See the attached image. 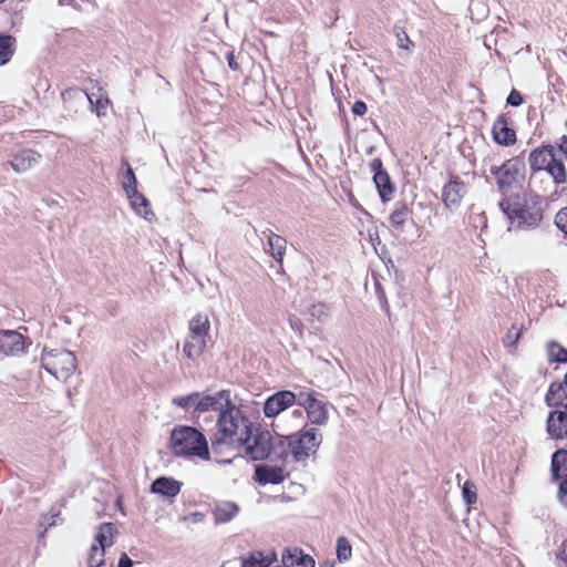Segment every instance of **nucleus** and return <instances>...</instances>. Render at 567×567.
Here are the masks:
<instances>
[{
  "mask_svg": "<svg viewBox=\"0 0 567 567\" xmlns=\"http://www.w3.org/2000/svg\"><path fill=\"white\" fill-rule=\"evenodd\" d=\"M62 99L64 102L74 99V100H80V101L87 100L90 103H92L91 97L84 91H82L80 89L65 90L64 92H62Z\"/></svg>",
  "mask_w": 567,
  "mask_h": 567,
  "instance_id": "obj_40",
  "label": "nucleus"
},
{
  "mask_svg": "<svg viewBox=\"0 0 567 567\" xmlns=\"http://www.w3.org/2000/svg\"><path fill=\"white\" fill-rule=\"evenodd\" d=\"M558 497L561 504L567 507V478L559 484Z\"/></svg>",
  "mask_w": 567,
  "mask_h": 567,
  "instance_id": "obj_45",
  "label": "nucleus"
},
{
  "mask_svg": "<svg viewBox=\"0 0 567 567\" xmlns=\"http://www.w3.org/2000/svg\"><path fill=\"white\" fill-rule=\"evenodd\" d=\"M310 316L321 323L330 319V307L323 302L315 303L309 309Z\"/></svg>",
  "mask_w": 567,
  "mask_h": 567,
  "instance_id": "obj_33",
  "label": "nucleus"
},
{
  "mask_svg": "<svg viewBox=\"0 0 567 567\" xmlns=\"http://www.w3.org/2000/svg\"><path fill=\"white\" fill-rule=\"evenodd\" d=\"M352 556V547L347 537L340 536L337 539V559L340 563L349 560Z\"/></svg>",
  "mask_w": 567,
  "mask_h": 567,
  "instance_id": "obj_32",
  "label": "nucleus"
},
{
  "mask_svg": "<svg viewBox=\"0 0 567 567\" xmlns=\"http://www.w3.org/2000/svg\"><path fill=\"white\" fill-rule=\"evenodd\" d=\"M322 443V433L313 426L305 427L292 435H272L269 431L251 434L246 444V453L254 461L270 460L271 462L301 463L317 454Z\"/></svg>",
  "mask_w": 567,
  "mask_h": 567,
  "instance_id": "obj_1",
  "label": "nucleus"
},
{
  "mask_svg": "<svg viewBox=\"0 0 567 567\" xmlns=\"http://www.w3.org/2000/svg\"><path fill=\"white\" fill-rule=\"evenodd\" d=\"M198 392H194L187 395L175 396L172 399V403L182 409L194 408L196 411V402L198 400Z\"/></svg>",
  "mask_w": 567,
  "mask_h": 567,
  "instance_id": "obj_35",
  "label": "nucleus"
},
{
  "mask_svg": "<svg viewBox=\"0 0 567 567\" xmlns=\"http://www.w3.org/2000/svg\"><path fill=\"white\" fill-rule=\"evenodd\" d=\"M412 209L404 202L395 204L393 212L389 217L390 225L396 230H402L405 221L411 217Z\"/></svg>",
  "mask_w": 567,
  "mask_h": 567,
  "instance_id": "obj_24",
  "label": "nucleus"
},
{
  "mask_svg": "<svg viewBox=\"0 0 567 567\" xmlns=\"http://www.w3.org/2000/svg\"><path fill=\"white\" fill-rule=\"evenodd\" d=\"M28 338L14 330H0V352L7 357L20 355L25 352Z\"/></svg>",
  "mask_w": 567,
  "mask_h": 567,
  "instance_id": "obj_8",
  "label": "nucleus"
},
{
  "mask_svg": "<svg viewBox=\"0 0 567 567\" xmlns=\"http://www.w3.org/2000/svg\"><path fill=\"white\" fill-rule=\"evenodd\" d=\"M127 197L132 208L136 212V214L150 221L154 218L155 215L151 210L150 203L143 194L138 193V190H134L133 193L127 194Z\"/></svg>",
  "mask_w": 567,
  "mask_h": 567,
  "instance_id": "obj_22",
  "label": "nucleus"
},
{
  "mask_svg": "<svg viewBox=\"0 0 567 567\" xmlns=\"http://www.w3.org/2000/svg\"><path fill=\"white\" fill-rule=\"evenodd\" d=\"M117 567H133V560L127 556L126 553H123L120 556Z\"/></svg>",
  "mask_w": 567,
  "mask_h": 567,
  "instance_id": "obj_49",
  "label": "nucleus"
},
{
  "mask_svg": "<svg viewBox=\"0 0 567 567\" xmlns=\"http://www.w3.org/2000/svg\"><path fill=\"white\" fill-rule=\"evenodd\" d=\"M230 403L229 392L228 391H219L214 395H202L199 393L198 400L196 402V412H207V411H219V413L228 406Z\"/></svg>",
  "mask_w": 567,
  "mask_h": 567,
  "instance_id": "obj_13",
  "label": "nucleus"
},
{
  "mask_svg": "<svg viewBox=\"0 0 567 567\" xmlns=\"http://www.w3.org/2000/svg\"><path fill=\"white\" fill-rule=\"evenodd\" d=\"M16 39L9 34H0V66L7 64L13 53Z\"/></svg>",
  "mask_w": 567,
  "mask_h": 567,
  "instance_id": "obj_30",
  "label": "nucleus"
},
{
  "mask_svg": "<svg viewBox=\"0 0 567 567\" xmlns=\"http://www.w3.org/2000/svg\"><path fill=\"white\" fill-rule=\"evenodd\" d=\"M182 483L173 477L161 476L151 485V492L168 499L174 498L181 492Z\"/></svg>",
  "mask_w": 567,
  "mask_h": 567,
  "instance_id": "obj_16",
  "label": "nucleus"
},
{
  "mask_svg": "<svg viewBox=\"0 0 567 567\" xmlns=\"http://www.w3.org/2000/svg\"><path fill=\"white\" fill-rule=\"evenodd\" d=\"M369 166L371 172H373L374 174H377L378 172H386L385 169H383V164L380 158L372 159Z\"/></svg>",
  "mask_w": 567,
  "mask_h": 567,
  "instance_id": "obj_47",
  "label": "nucleus"
},
{
  "mask_svg": "<svg viewBox=\"0 0 567 567\" xmlns=\"http://www.w3.org/2000/svg\"><path fill=\"white\" fill-rule=\"evenodd\" d=\"M58 4L61 7L70 6L76 11L81 10V7L75 2V0H58Z\"/></svg>",
  "mask_w": 567,
  "mask_h": 567,
  "instance_id": "obj_52",
  "label": "nucleus"
},
{
  "mask_svg": "<svg viewBox=\"0 0 567 567\" xmlns=\"http://www.w3.org/2000/svg\"><path fill=\"white\" fill-rule=\"evenodd\" d=\"M226 59H227V62H228V66L234 70V71H237L239 69V64L236 62L235 60V55H234V52L233 51H229L227 54H226Z\"/></svg>",
  "mask_w": 567,
  "mask_h": 567,
  "instance_id": "obj_50",
  "label": "nucleus"
},
{
  "mask_svg": "<svg viewBox=\"0 0 567 567\" xmlns=\"http://www.w3.org/2000/svg\"><path fill=\"white\" fill-rule=\"evenodd\" d=\"M280 463L279 465L257 466L255 471L257 481L262 485L282 483L287 476L286 466L289 463Z\"/></svg>",
  "mask_w": 567,
  "mask_h": 567,
  "instance_id": "obj_14",
  "label": "nucleus"
},
{
  "mask_svg": "<svg viewBox=\"0 0 567 567\" xmlns=\"http://www.w3.org/2000/svg\"><path fill=\"white\" fill-rule=\"evenodd\" d=\"M209 327L208 317L199 313L189 321V336L207 339Z\"/></svg>",
  "mask_w": 567,
  "mask_h": 567,
  "instance_id": "obj_28",
  "label": "nucleus"
},
{
  "mask_svg": "<svg viewBox=\"0 0 567 567\" xmlns=\"http://www.w3.org/2000/svg\"><path fill=\"white\" fill-rule=\"evenodd\" d=\"M548 354L551 360L557 362H567V349L563 348L556 342H551L548 346Z\"/></svg>",
  "mask_w": 567,
  "mask_h": 567,
  "instance_id": "obj_38",
  "label": "nucleus"
},
{
  "mask_svg": "<svg viewBox=\"0 0 567 567\" xmlns=\"http://www.w3.org/2000/svg\"><path fill=\"white\" fill-rule=\"evenodd\" d=\"M296 400L297 395L292 391H279L266 400L264 405V413L267 417H275L280 412L291 406Z\"/></svg>",
  "mask_w": 567,
  "mask_h": 567,
  "instance_id": "obj_10",
  "label": "nucleus"
},
{
  "mask_svg": "<svg viewBox=\"0 0 567 567\" xmlns=\"http://www.w3.org/2000/svg\"><path fill=\"white\" fill-rule=\"evenodd\" d=\"M543 198L530 186L522 194H513L499 202L512 227L528 229L543 219Z\"/></svg>",
  "mask_w": 567,
  "mask_h": 567,
  "instance_id": "obj_2",
  "label": "nucleus"
},
{
  "mask_svg": "<svg viewBox=\"0 0 567 567\" xmlns=\"http://www.w3.org/2000/svg\"><path fill=\"white\" fill-rule=\"evenodd\" d=\"M320 567H334V564L332 561H326L324 564L320 565Z\"/></svg>",
  "mask_w": 567,
  "mask_h": 567,
  "instance_id": "obj_55",
  "label": "nucleus"
},
{
  "mask_svg": "<svg viewBox=\"0 0 567 567\" xmlns=\"http://www.w3.org/2000/svg\"><path fill=\"white\" fill-rule=\"evenodd\" d=\"M41 367L52 374L55 379L68 381L78 367V360L70 350L56 348L43 350L41 355Z\"/></svg>",
  "mask_w": 567,
  "mask_h": 567,
  "instance_id": "obj_5",
  "label": "nucleus"
},
{
  "mask_svg": "<svg viewBox=\"0 0 567 567\" xmlns=\"http://www.w3.org/2000/svg\"><path fill=\"white\" fill-rule=\"evenodd\" d=\"M489 172L495 177L498 189L504 192L525 178L526 164L522 156H515L501 165L491 166Z\"/></svg>",
  "mask_w": 567,
  "mask_h": 567,
  "instance_id": "obj_6",
  "label": "nucleus"
},
{
  "mask_svg": "<svg viewBox=\"0 0 567 567\" xmlns=\"http://www.w3.org/2000/svg\"><path fill=\"white\" fill-rule=\"evenodd\" d=\"M551 475L555 481L567 478V450H557L551 456Z\"/></svg>",
  "mask_w": 567,
  "mask_h": 567,
  "instance_id": "obj_21",
  "label": "nucleus"
},
{
  "mask_svg": "<svg viewBox=\"0 0 567 567\" xmlns=\"http://www.w3.org/2000/svg\"><path fill=\"white\" fill-rule=\"evenodd\" d=\"M393 34L396 39V44L400 49L404 50H412L414 47L413 42L411 41L410 37L405 32V30L402 27L394 25L393 27Z\"/></svg>",
  "mask_w": 567,
  "mask_h": 567,
  "instance_id": "obj_34",
  "label": "nucleus"
},
{
  "mask_svg": "<svg viewBox=\"0 0 567 567\" xmlns=\"http://www.w3.org/2000/svg\"><path fill=\"white\" fill-rule=\"evenodd\" d=\"M125 165L127 168H126V173L124 175L122 184H123V188L127 195V194L133 193L134 190H137V181H136V177H135V174H134L132 167L127 163H125Z\"/></svg>",
  "mask_w": 567,
  "mask_h": 567,
  "instance_id": "obj_37",
  "label": "nucleus"
},
{
  "mask_svg": "<svg viewBox=\"0 0 567 567\" xmlns=\"http://www.w3.org/2000/svg\"><path fill=\"white\" fill-rule=\"evenodd\" d=\"M239 512V507L233 502H220L216 504L213 514L215 524H225L230 522Z\"/></svg>",
  "mask_w": 567,
  "mask_h": 567,
  "instance_id": "obj_19",
  "label": "nucleus"
},
{
  "mask_svg": "<svg viewBox=\"0 0 567 567\" xmlns=\"http://www.w3.org/2000/svg\"><path fill=\"white\" fill-rule=\"evenodd\" d=\"M567 401V388L564 383H551L546 396L545 402L548 406L559 408Z\"/></svg>",
  "mask_w": 567,
  "mask_h": 567,
  "instance_id": "obj_25",
  "label": "nucleus"
},
{
  "mask_svg": "<svg viewBox=\"0 0 567 567\" xmlns=\"http://www.w3.org/2000/svg\"><path fill=\"white\" fill-rule=\"evenodd\" d=\"M549 412L546 419V432L548 436L556 441L567 439V401L564 405Z\"/></svg>",
  "mask_w": 567,
  "mask_h": 567,
  "instance_id": "obj_9",
  "label": "nucleus"
},
{
  "mask_svg": "<svg viewBox=\"0 0 567 567\" xmlns=\"http://www.w3.org/2000/svg\"><path fill=\"white\" fill-rule=\"evenodd\" d=\"M116 533V527L112 523H102L99 527V532L95 535V542L97 547L104 550L113 545V537Z\"/></svg>",
  "mask_w": 567,
  "mask_h": 567,
  "instance_id": "obj_27",
  "label": "nucleus"
},
{
  "mask_svg": "<svg viewBox=\"0 0 567 567\" xmlns=\"http://www.w3.org/2000/svg\"><path fill=\"white\" fill-rule=\"evenodd\" d=\"M373 182L382 202H389L393 196V185L386 172H378L373 175Z\"/></svg>",
  "mask_w": 567,
  "mask_h": 567,
  "instance_id": "obj_23",
  "label": "nucleus"
},
{
  "mask_svg": "<svg viewBox=\"0 0 567 567\" xmlns=\"http://www.w3.org/2000/svg\"><path fill=\"white\" fill-rule=\"evenodd\" d=\"M556 226L567 236V207L560 209L555 217Z\"/></svg>",
  "mask_w": 567,
  "mask_h": 567,
  "instance_id": "obj_42",
  "label": "nucleus"
},
{
  "mask_svg": "<svg viewBox=\"0 0 567 567\" xmlns=\"http://www.w3.org/2000/svg\"><path fill=\"white\" fill-rule=\"evenodd\" d=\"M107 103L109 101L107 100H97L96 102V112H97V115H101V114H104V111L107 106Z\"/></svg>",
  "mask_w": 567,
  "mask_h": 567,
  "instance_id": "obj_53",
  "label": "nucleus"
},
{
  "mask_svg": "<svg viewBox=\"0 0 567 567\" xmlns=\"http://www.w3.org/2000/svg\"><path fill=\"white\" fill-rule=\"evenodd\" d=\"M282 567H316L315 559L299 548L285 549L281 556Z\"/></svg>",
  "mask_w": 567,
  "mask_h": 567,
  "instance_id": "obj_17",
  "label": "nucleus"
},
{
  "mask_svg": "<svg viewBox=\"0 0 567 567\" xmlns=\"http://www.w3.org/2000/svg\"><path fill=\"white\" fill-rule=\"evenodd\" d=\"M566 127H567V120H566V123H565Z\"/></svg>",
  "mask_w": 567,
  "mask_h": 567,
  "instance_id": "obj_58",
  "label": "nucleus"
},
{
  "mask_svg": "<svg viewBox=\"0 0 567 567\" xmlns=\"http://www.w3.org/2000/svg\"><path fill=\"white\" fill-rule=\"evenodd\" d=\"M565 553H566V549L564 548V549L560 551V554H559V555H560V557H561L564 560H567V557H563V555H565Z\"/></svg>",
  "mask_w": 567,
  "mask_h": 567,
  "instance_id": "obj_56",
  "label": "nucleus"
},
{
  "mask_svg": "<svg viewBox=\"0 0 567 567\" xmlns=\"http://www.w3.org/2000/svg\"><path fill=\"white\" fill-rule=\"evenodd\" d=\"M207 339L205 338H196L189 336V338L185 341L183 347L184 354L190 359H197L206 348Z\"/></svg>",
  "mask_w": 567,
  "mask_h": 567,
  "instance_id": "obj_29",
  "label": "nucleus"
},
{
  "mask_svg": "<svg viewBox=\"0 0 567 567\" xmlns=\"http://www.w3.org/2000/svg\"><path fill=\"white\" fill-rule=\"evenodd\" d=\"M205 515L199 512L192 513L189 516L183 517V520H192L194 524H199L204 520Z\"/></svg>",
  "mask_w": 567,
  "mask_h": 567,
  "instance_id": "obj_48",
  "label": "nucleus"
},
{
  "mask_svg": "<svg viewBox=\"0 0 567 567\" xmlns=\"http://www.w3.org/2000/svg\"><path fill=\"white\" fill-rule=\"evenodd\" d=\"M171 449L176 456H197L205 461L210 458L205 435L192 426H178L172 431Z\"/></svg>",
  "mask_w": 567,
  "mask_h": 567,
  "instance_id": "obj_4",
  "label": "nucleus"
},
{
  "mask_svg": "<svg viewBox=\"0 0 567 567\" xmlns=\"http://www.w3.org/2000/svg\"><path fill=\"white\" fill-rule=\"evenodd\" d=\"M277 559L274 550L267 553L254 550L241 559V567H269Z\"/></svg>",
  "mask_w": 567,
  "mask_h": 567,
  "instance_id": "obj_18",
  "label": "nucleus"
},
{
  "mask_svg": "<svg viewBox=\"0 0 567 567\" xmlns=\"http://www.w3.org/2000/svg\"><path fill=\"white\" fill-rule=\"evenodd\" d=\"M467 193V187L460 176L452 175L450 182L442 189V199L445 207L455 212L461 206L462 199Z\"/></svg>",
  "mask_w": 567,
  "mask_h": 567,
  "instance_id": "obj_7",
  "label": "nucleus"
},
{
  "mask_svg": "<svg viewBox=\"0 0 567 567\" xmlns=\"http://www.w3.org/2000/svg\"><path fill=\"white\" fill-rule=\"evenodd\" d=\"M252 434V424L240 409L233 405L219 413L217 420V432L212 437V446L216 449L219 445L244 446L250 441Z\"/></svg>",
  "mask_w": 567,
  "mask_h": 567,
  "instance_id": "obj_3",
  "label": "nucleus"
},
{
  "mask_svg": "<svg viewBox=\"0 0 567 567\" xmlns=\"http://www.w3.org/2000/svg\"><path fill=\"white\" fill-rule=\"evenodd\" d=\"M368 111L367 104L363 101H355L352 105V113L363 116Z\"/></svg>",
  "mask_w": 567,
  "mask_h": 567,
  "instance_id": "obj_46",
  "label": "nucleus"
},
{
  "mask_svg": "<svg viewBox=\"0 0 567 567\" xmlns=\"http://www.w3.org/2000/svg\"><path fill=\"white\" fill-rule=\"evenodd\" d=\"M520 336L522 330L517 329L516 326L513 324L504 338L505 346H514L519 340Z\"/></svg>",
  "mask_w": 567,
  "mask_h": 567,
  "instance_id": "obj_41",
  "label": "nucleus"
},
{
  "mask_svg": "<svg viewBox=\"0 0 567 567\" xmlns=\"http://www.w3.org/2000/svg\"><path fill=\"white\" fill-rule=\"evenodd\" d=\"M493 140L503 146H512L516 143V132L508 126L507 117L501 114L492 127Z\"/></svg>",
  "mask_w": 567,
  "mask_h": 567,
  "instance_id": "obj_15",
  "label": "nucleus"
},
{
  "mask_svg": "<svg viewBox=\"0 0 567 567\" xmlns=\"http://www.w3.org/2000/svg\"><path fill=\"white\" fill-rule=\"evenodd\" d=\"M557 145L558 150L567 157V136H561Z\"/></svg>",
  "mask_w": 567,
  "mask_h": 567,
  "instance_id": "obj_54",
  "label": "nucleus"
},
{
  "mask_svg": "<svg viewBox=\"0 0 567 567\" xmlns=\"http://www.w3.org/2000/svg\"><path fill=\"white\" fill-rule=\"evenodd\" d=\"M506 102L508 105L517 107L523 103V96L517 90L514 89L511 91Z\"/></svg>",
  "mask_w": 567,
  "mask_h": 567,
  "instance_id": "obj_44",
  "label": "nucleus"
},
{
  "mask_svg": "<svg viewBox=\"0 0 567 567\" xmlns=\"http://www.w3.org/2000/svg\"><path fill=\"white\" fill-rule=\"evenodd\" d=\"M296 395H297L296 402L305 409L308 406L309 403H311L312 401L316 400L313 392H300Z\"/></svg>",
  "mask_w": 567,
  "mask_h": 567,
  "instance_id": "obj_43",
  "label": "nucleus"
},
{
  "mask_svg": "<svg viewBox=\"0 0 567 567\" xmlns=\"http://www.w3.org/2000/svg\"><path fill=\"white\" fill-rule=\"evenodd\" d=\"M565 548L567 547V542L564 544Z\"/></svg>",
  "mask_w": 567,
  "mask_h": 567,
  "instance_id": "obj_57",
  "label": "nucleus"
},
{
  "mask_svg": "<svg viewBox=\"0 0 567 567\" xmlns=\"http://www.w3.org/2000/svg\"><path fill=\"white\" fill-rule=\"evenodd\" d=\"M105 550L97 545H92L87 558L89 567H101L104 565Z\"/></svg>",
  "mask_w": 567,
  "mask_h": 567,
  "instance_id": "obj_36",
  "label": "nucleus"
},
{
  "mask_svg": "<svg viewBox=\"0 0 567 567\" xmlns=\"http://www.w3.org/2000/svg\"><path fill=\"white\" fill-rule=\"evenodd\" d=\"M42 156L31 148H22L11 155L8 164L13 172L21 174L39 164Z\"/></svg>",
  "mask_w": 567,
  "mask_h": 567,
  "instance_id": "obj_12",
  "label": "nucleus"
},
{
  "mask_svg": "<svg viewBox=\"0 0 567 567\" xmlns=\"http://www.w3.org/2000/svg\"><path fill=\"white\" fill-rule=\"evenodd\" d=\"M463 499L467 505H472L476 503L477 494L476 486L473 482L466 481L462 488Z\"/></svg>",
  "mask_w": 567,
  "mask_h": 567,
  "instance_id": "obj_39",
  "label": "nucleus"
},
{
  "mask_svg": "<svg viewBox=\"0 0 567 567\" xmlns=\"http://www.w3.org/2000/svg\"><path fill=\"white\" fill-rule=\"evenodd\" d=\"M555 156V147L553 145L537 147L529 153L528 163L533 172L530 182L537 175V173L547 171Z\"/></svg>",
  "mask_w": 567,
  "mask_h": 567,
  "instance_id": "obj_11",
  "label": "nucleus"
},
{
  "mask_svg": "<svg viewBox=\"0 0 567 567\" xmlns=\"http://www.w3.org/2000/svg\"><path fill=\"white\" fill-rule=\"evenodd\" d=\"M267 239L270 255L277 262L282 264L287 248L286 238L269 231Z\"/></svg>",
  "mask_w": 567,
  "mask_h": 567,
  "instance_id": "obj_26",
  "label": "nucleus"
},
{
  "mask_svg": "<svg viewBox=\"0 0 567 567\" xmlns=\"http://www.w3.org/2000/svg\"><path fill=\"white\" fill-rule=\"evenodd\" d=\"M546 173L553 178L554 183L557 185L564 184L567 181V172L565 165L560 159H557L556 157L551 161Z\"/></svg>",
  "mask_w": 567,
  "mask_h": 567,
  "instance_id": "obj_31",
  "label": "nucleus"
},
{
  "mask_svg": "<svg viewBox=\"0 0 567 567\" xmlns=\"http://www.w3.org/2000/svg\"><path fill=\"white\" fill-rule=\"evenodd\" d=\"M305 410L311 424L323 425L327 423L328 410L324 402L316 399Z\"/></svg>",
  "mask_w": 567,
  "mask_h": 567,
  "instance_id": "obj_20",
  "label": "nucleus"
},
{
  "mask_svg": "<svg viewBox=\"0 0 567 567\" xmlns=\"http://www.w3.org/2000/svg\"><path fill=\"white\" fill-rule=\"evenodd\" d=\"M59 516H60V513H59V512H56V513H52V514L50 515V517L44 516V517H43V520L47 523V525H48L49 527H51V526H55V525L58 524V518H59Z\"/></svg>",
  "mask_w": 567,
  "mask_h": 567,
  "instance_id": "obj_51",
  "label": "nucleus"
}]
</instances>
